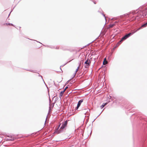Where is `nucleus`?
<instances>
[{
    "instance_id": "f257e3e1",
    "label": "nucleus",
    "mask_w": 147,
    "mask_h": 147,
    "mask_svg": "<svg viewBox=\"0 0 147 147\" xmlns=\"http://www.w3.org/2000/svg\"><path fill=\"white\" fill-rule=\"evenodd\" d=\"M91 61L88 59H87L84 63V67L86 68H88L91 63Z\"/></svg>"
},
{
    "instance_id": "f03ea898",
    "label": "nucleus",
    "mask_w": 147,
    "mask_h": 147,
    "mask_svg": "<svg viewBox=\"0 0 147 147\" xmlns=\"http://www.w3.org/2000/svg\"><path fill=\"white\" fill-rule=\"evenodd\" d=\"M135 32V31L134 32L130 33L128 34H126L124 36H123L121 38L122 40H123V41L125 40L128 38L131 35L133 34Z\"/></svg>"
},
{
    "instance_id": "7ed1b4c3",
    "label": "nucleus",
    "mask_w": 147,
    "mask_h": 147,
    "mask_svg": "<svg viewBox=\"0 0 147 147\" xmlns=\"http://www.w3.org/2000/svg\"><path fill=\"white\" fill-rule=\"evenodd\" d=\"M88 111H90V109L88 108L84 109L82 110V112L85 115H86V113H87Z\"/></svg>"
},
{
    "instance_id": "20e7f679",
    "label": "nucleus",
    "mask_w": 147,
    "mask_h": 147,
    "mask_svg": "<svg viewBox=\"0 0 147 147\" xmlns=\"http://www.w3.org/2000/svg\"><path fill=\"white\" fill-rule=\"evenodd\" d=\"M146 26H147V24H146V23L142 25L141 27H140V28L137 29L136 31H135V32H136L140 29L142 27H145Z\"/></svg>"
},
{
    "instance_id": "39448f33",
    "label": "nucleus",
    "mask_w": 147,
    "mask_h": 147,
    "mask_svg": "<svg viewBox=\"0 0 147 147\" xmlns=\"http://www.w3.org/2000/svg\"><path fill=\"white\" fill-rule=\"evenodd\" d=\"M83 99L80 100H79L78 103L77 105L80 106L81 103L83 102Z\"/></svg>"
},
{
    "instance_id": "423d86ee",
    "label": "nucleus",
    "mask_w": 147,
    "mask_h": 147,
    "mask_svg": "<svg viewBox=\"0 0 147 147\" xmlns=\"http://www.w3.org/2000/svg\"><path fill=\"white\" fill-rule=\"evenodd\" d=\"M80 65H81V63H80H80H79V65L77 69H76V71H75V74H74V76H75V75L76 74L77 72L78 71V68L80 67Z\"/></svg>"
},
{
    "instance_id": "0eeeda50",
    "label": "nucleus",
    "mask_w": 147,
    "mask_h": 147,
    "mask_svg": "<svg viewBox=\"0 0 147 147\" xmlns=\"http://www.w3.org/2000/svg\"><path fill=\"white\" fill-rule=\"evenodd\" d=\"M66 125H64V124L63 123V124L61 126L60 128V129H64Z\"/></svg>"
},
{
    "instance_id": "6e6552de",
    "label": "nucleus",
    "mask_w": 147,
    "mask_h": 147,
    "mask_svg": "<svg viewBox=\"0 0 147 147\" xmlns=\"http://www.w3.org/2000/svg\"><path fill=\"white\" fill-rule=\"evenodd\" d=\"M65 91L63 90V91H61L60 93L59 94V97L61 98L63 95V94L64 92Z\"/></svg>"
},
{
    "instance_id": "1a4fd4ad",
    "label": "nucleus",
    "mask_w": 147,
    "mask_h": 147,
    "mask_svg": "<svg viewBox=\"0 0 147 147\" xmlns=\"http://www.w3.org/2000/svg\"><path fill=\"white\" fill-rule=\"evenodd\" d=\"M107 104V103H103V104L100 106V108L102 109Z\"/></svg>"
},
{
    "instance_id": "9d476101",
    "label": "nucleus",
    "mask_w": 147,
    "mask_h": 147,
    "mask_svg": "<svg viewBox=\"0 0 147 147\" xmlns=\"http://www.w3.org/2000/svg\"><path fill=\"white\" fill-rule=\"evenodd\" d=\"M115 24H110L109 25V27L110 28H112L113 26H115Z\"/></svg>"
},
{
    "instance_id": "9b49d317",
    "label": "nucleus",
    "mask_w": 147,
    "mask_h": 147,
    "mask_svg": "<svg viewBox=\"0 0 147 147\" xmlns=\"http://www.w3.org/2000/svg\"><path fill=\"white\" fill-rule=\"evenodd\" d=\"M106 60V58H105V59H104V61L103 62V64L104 65H106V64H107V61H105V60Z\"/></svg>"
},
{
    "instance_id": "f8f14e48",
    "label": "nucleus",
    "mask_w": 147,
    "mask_h": 147,
    "mask_svg": "<svg viewBox=\"0 0 147 147\" xmlns=\"http://www.w3.org/2000/svg\"><path fill=\"white\" fill-rule=\"evenodd\" d=\"M121 44L120 42H119V41L117 43V44L115 46V47H117L119 45Z\"/></svg>"
},
{
    "instance_id": "ddd939ff",
    "label": "nucleus",
    "mask_w": 147,
    "mask_h": 147,
    "mask_svg": "<svg viewBox=\"0 0 147 147\" xmlns=\"http://www.w3.org/2000/svg\"><path fill=\"white\" fill-rule=\"evenodd\" d=\"M5 24H6L7 25H11V26H14V25L13 24H11V23H8H8H6Z\"/></svg>"
},
{
    "instance_id": "4468645a",
    "label": "nucleus",
    "mask_w": 147,
    "mask_h": 147,
    "mask_svg": "<svg viewBox=\"0 0 147 147\" xmlns=\"http://www.w3.org/2000/svg\"><path fill=\"white\" fill-rule=\"evenodd\" d=\"M98 12H100L103 16L105 18V20H106V17L105 16V14H104L103 13H102L101 12H100L99 11H98Z\"/></svg>"
},
{
    "instance_id": "2eb2a0df",
    "label": "nucleus",
    "mask_w": 147,
    "mask_h": 147,
    "mask_svg": "<svg viewBox=\"0 0 147 147\" xmlns=\"http://www.w3.org/2000/svg\"><path fill=\"white\" fill-rule=\"evenodd\" d=\"M64 124V125H65L66 126V125H67V121H65L64 123H63Z\"/></svg>"
},
{
    "instance_id": "dca6fc26",
    "label": "nucleus",
    "mask_w": 147,
    "mask_h": 147,
    "mask_svg": "<svg viewBox=\"0 0 147 147\" xmlns=\"http://www.w3.org/2000/svg\"><path fill=\"white\" fill-rule=\"evenodd\" d=\"M8 140H9L13 141L14 140V139L13 138H11V139H8Z\"/></svg>"
},
{
    "instance_id": "f3484780",
    "label": "nucleus",
    "mask_w": 147,
    "mask_h": 147,
    "mask_svg": "<svg viewBox=\"0 0 147 147\" xmlns=\"http://www.w3.org/2000/svg\"><path fill=\"white\" fill-rule=\"evenodd\" d=\"M51 109V107L50 106L49 107V112H48V114L50 113V111Z\"/></svg>"
},
{
    "instance_id": "a211bd4d",
    "label": "nucleus",
    "mask_w": 147,
    "mask_h": 147,
    "mask_svg": "<svg viewBox=\"0 0 147 147\" xmlns=\"http://www.w3.org/2000/svg\"><path fill=\"white\" fill-rule=\"evenodd\" d=\"M79 107V106L77 105V107L75 108V110H77Z\"/></svg>"
},
{
    "instance_id": "6ab92c4d",
    "label": "nucleus",
    "mask_w": 147,
    "mask_h": 147,
    "mask_svg": "<svg viewBox=\"0 0 147 147\" xmlns=\"http://www.w3.org/2000/svg\"><path fill=\"white\" fill-rule=\"evenodd\" d=\"M68 86H67L64 89V90H63L65 92V90L67 89V88H68Z\"/></svg>"
},
{
    "instance_id": "aec40b11",
    "label": "nucleus",
    "mask_w": 147,
    "mask_h": 147,
    "mask_svg": "<svg viewBox=\"0 0 147 147\" xmlns=\"http://www.w3.org/2000/svg\"><path fill=\"white\" fill-rule=\"evenodd\" d=\"M131 13V12H129V13H127V14H125L124 15L125 16H126V15H129Z\"/></svg>"
},
{
    "instance_id": "412c9836",
    "label": "nucleus",
    "mask_w": 147,
    "mask_h": 147,
    "mask_svg": "<svg viewBox=\"0 0 147 147\" xmlns=\"http://www.w3.org/2000/svg\"><path fill=\"white\" fill-rule=\"evenodd\" d=\"M71 80V79H70L69 80H68L67 82H66L67 84H68L69 82H70Z\"/></svg>"
},
{
    "instance_id": "4be33fe9",
    "label": "nucleus",
    "mask_w": 147,
    "mask_h": 147,
    "mask_svg": "<svg viewBox=\"0 0 147 147\" xmlns=\"http://www.w3.org/2000/svg\"><path fill=\"white\" fill-rule=\"evenodd\" d=\"M123 41V40H122V39L121 38V40L119 41V42H120V43H121Z\"/></svg>"
},
{
    "instance_id": "5701e85b",
    "label": "nucleus",
    "mask_w": 147,
    "mask_h": 147,
    "mask_svg": "<svg viewBox=\"0 0 147 147\" xmlns=\"http://www.w3.org/2000/svg\"><path fill=\"white\" fill-rule=\"evenodd\" d=\"M48 117V115L47 116V118L46 119V120H45V123H46V120H47V117Z\"/></svg>"
},
{
    "instance_id": "b1692460",
    "label": "nucleus",
    "mask_w": 147,
    "mask_h": 147,
    "mask_svg": "<svg viewBox=\"0 0 147 147\" xmlns=\"http://www.w3.org/2000/svg\"><path fill=\"white\" fill-rule=\"evenodd\" d=\"M74 82H73V81H72L71 82H70V84H72V83H73Z\"/></svg>"
},
{
    "instance_id": "393cba45",
    "label": "nucleus",
    "mask_w": 147,
    "mask_h": 147,
    "mask_svg": "<svg viewBox=\"0 0 147 147\" xmlns=\"http://www.w3.org/2000/svg\"><path fill=\"white\" fill-rule=\"evenodd\" d=\"M61 124H60L59 125V126H58V127L57 128V129H58L59 128V127H60V125H61Z\"/></svg>"
},
{
    "instance_id": "a878e982",
    "label": "nucleus",
    "mask_w": 147,
    "mask_h": 147,
    "mask_svg": "<svg viewBox=\"0 0 147 147\" xmlns=\"http://www.w3.org/2000/svg\"><path fill=\"white\" fill-rule=\"evenodd\" d=\"M41 78H42V80H43V78H42V76H40Z\"/></svg>"
},
{
    "instance_id": "bb28decb",
    "label": "nucleus",
    "mask_w": 147,
    "mask_h": 147,
    "mask_svg": "<svg viewBox=\"0 0 147 147\" xmlns=\"http://www.w3.org/2000/svg\"><path fill=\"white\" fill-rule=\"evenodd\" d=\"M117 22H117L116 21V22H115V23L114 24H115V23H117Z\"/></svg>"
},
{
    "instance_id": "cd10ccee",
    "label": "nucleus",
    "mask_w": 147,
    "mask_h": 147,
    "mask_svg": "<svg viewBox=\"0 0 147 147\" xmlns=\"http://www.w3.org/2000/svg\"><path fill=\"white\" fill-rule=\"evenodd\" d=\"M132 13H133V14H134V12H132Z\"/></svg>"
},
{
    "instance_id": "c85d7f7f",
    "label": "nucleus",
    "mask_w": 147,
    "mask_h": 147,
    "mask_svg": "<svg viewBox=\"0 0 147 147\" xmlns=\"http://www.w3.org/2000/svg\"><path fill=\"white\" fill-rule=\"evenodd\" d=\"M11 12H10V13L9 14V16L10 15V13Z\"/></svg>"
},
{
    "instance_id": "c756f323",
    "label": "nucleus",
    "mask_w": 147,
    "mask_h": 147,
    "mask_svg": "<svg viewBox=\"0 0 147 147\" xmlns=\"http://www.w3.org/2000/svg\"><path fill=\"white\" fill-rule=\"evenodd\" d=\"M43 81H44V83H45V82H44V80H43Z\"/></svg>"
},
{
    "instance_id": "7c9ffc66",
    "label": "nucleus",
    "mask_w": 147,
    "mask_h": 147,
    "mask_svg": "<svg viewBox=\"0 0 147 147\" xmlns=\"http://www.w3.org/2000/svg\"><path fill=\"white\" fill-rule=\"evenodd\" d=\"M94 59L95 60H96V58Z\"/></svg>"
},
{
    "instance_id": "2f4dec72",
    "label": "nucleus",
    "mask_w": 147,
    "mask_h": 147,
    "mask_svg": "<svg viewBox=\"0 0 147 147\" xmlns=\"http://www.w3.org/2000/svg\"><path fill=\"white\" fill-rule=\"evenodd\" d=\"M94 3L95 4H96V3L95 2H94Z\"/></svg>"
},
{
    "instance_id": "473e14b6",
    "label": "nucleus",
    "mask_w": 147,
    "mask_h": 147,
    "mask_svg": "<svg viewBox=\"0 0 147 147\" xmlns=\"http://www.w3.org/2000/svg\"><path fill=\"white\" fill-rule=\"evenodd\" d=\"M146 24H147V22H146Z\"/></svg>"
}]
</instances>
